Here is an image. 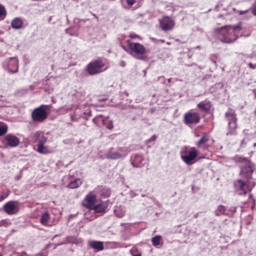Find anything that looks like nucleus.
<instances>
[{
    "label": "nucleus",
    "mask_w": 256,
    "mask_h": 256,
    "mask_svg": "<svg viewBox=\"0 0 256 256\" xmlns=\"http://www.w3.org/2000/svg\"><path fill=\"white\" fill-rule=\"evenodd\" d=\"M241 31L242 28L240 25L225 26L215 29L216 37L222 43H235V41L241 37Z\"/></svg>",
    "instance_id": "obj_1"
},
{
    "label": "nucleus",
    "mask_w": 256,
    "mask_h": 256,
    "mask_svg": "<svg viewBox=\"0 0 256 256\" xmlns=\"http://www.w3.org/2000/svg\"><path fill=\"white\" fill-rule=\"evenodd\" d=\"M126 43L128 45V49L131 51L132 57L139 61H147V56L145 55H147L148 50L143 44L131 42V40H127Z\"/></svg>",
    "instance_id": "obj_2"
},
{
    "label": "nucleus",
    "mask_w": 256,
    "mask_h": 256,
    "mask_svg": "<svg viewBox=\"0 0 256 256\" xmlns=\"http://www.w3.org/2000/svg\"><path fill=\"white\" fill-rule=\"evenodd\" d=\"M180 157L185 165H195L199 157V151L195 147L185 146L180 151Z\"/></svg>",
    "instance_id": "obj_3"
},
{
    "label": "nucleus",
    "mask_w": 256,
    "mask_h": 256,
    "mask_svg": "<svg viewBox=\"0 0 256 256\" xmlns=\"http://www.w3.org/2000/svg\"><path fill=\"white\" fill-rule=\"evenodd\" d=\"M51 111V105H40L35 108L31 113V119L35 123H43L49 117Z\"/></svg>",
    "instance_id": "obj_4"
},
{
    "label": "nucleus",
    "mask_w": 256,
    "mask_h": 256,
    "mask_svg": "<svg viewBox=\"0 0 256 256\" xmlns=\"http://www.w3.org/2000/svg\"><path fill=\"white\" fill-rule=\"evenodd\" d=\"M109 69V65L101 59L93 60L86 66V72L88 75H99Z\"/></svg>",
    "instance_id": "obj_5"
},
{
    "label": "nucleus",
    "mask_w": 256,
    "mask_h": 256,
    "mask_svg": "<svg viewBox=\"0 0 256 256\" xmlns=\"http://www.w3.org/2000/svg\"><path fill=\"white\" fill-rule=\"evenodd\" d=\"M33 143H38L37 145V151L41 155H47L49 151L47 150V147H45V144L47 143V137L43 135L42 132L37 131L31 136Z\"/></svg>",
    "instance_id": "obj_6"
},
{
    "label": "nucleus",
    "mask_w": 256,
    "mask_h": 256,
    "mask_svg": "<svg viewBox=\"0 0 256 256\" xmlns=\"http://www.w3.org/2000/svg\"><path fill=\"white\" fill-rule=\"evenodd\" d=\"M185 125H197L201 123V114L195 110H190L184 114Z\"/></svg>",
    "instance_id": "obj_7"
},
{
    "label": "nucleus",
    "mask_w": 256,
    "mask_h": 256,
    "mask_svg": "<svg viewBox=\"0 0 256 256\" xmlns=\"http://www.w3.org/2000/svg\"><path fill=\"white\" fill-rule=\"evenodd\" d=\"M250 180H247V182L239 179L234 182V187L236 191L240 192V195H247L248 193H251L253 191V186L249 184Z\"/></svg>",
    "instance_id": "obj_8"
},
{
    "label": "nucleus",
    "mask_w": 256,
    "mask_h": 256,
    "mask_svg": "<svg viewBox=\"0 0 256 256\" xmlns=\"http://www.w3.org/2000/svg\"><path fill=\"white\" fill-rule=\"evenodd\" d=\"M21 209V203L19 201H8L3 205V211L7 215H17Z\"/></svg>",
    "instance_id": "obj_9"
},
{
    "label": "nucleus",
    "mask_w": 256,
    "mask_h": 256,
    "mask_svg": "<svg viewBox=\"0 0 256 256\" xmlns=\"http://www.w3.org/2000/svg\"><path fill=\"white\" fill-rule=\"evenodd\" d=\"M97 205V194L94 192H89L82 201V207L88 209V211H93L94 207Z\"/></svg>",
    "instance_id": "obj_10"
},
{
    "label": "nucleus",
    "mask_w": 256,
    "mask_h": 256,
    "mask_svg": "<svg viewBox=\"0 0 256 256\" xmlns=\"http://www.w3.org/2000/svg\"><path fill=\"white\" fill-rule=\"evenodd\" d=\"M240 175H242V177H245L246 181H250V179H252L253 177V162L248 161L246 162V164H242L240 166Z\"/></svg>",
    "instance_id": "obj_11"
},
{
    "label": "nucleus",
    "mask_w": 256,
    "mask_h": 256,
    "mask_svg": "<svg viewBox=\"0 0 256 256\" xmlns=\"http://www.w3.org/2000/svg\"><path fill=\"white\" fill-rule=\"evenodd\" d=\"M159 23L162 31H172L175 28V20L170 16H163Z\"/></svg>",
    "instance_id": "obj_12"
},
{
    "label": "nucleus",
    "mask_w": 256,
    "mask_h": 256,
    "mask_svg": "<svg viewBox=\"0 0 256 256\" xmlns=\"http://www.w3.org/2000/svg\"><path fill=\"white\" fill-rule=\"evenodd\" d=\"M9 73H17L19 71V59L16 57L9 58L7 61Z\"/></svg>",
    "instance_id": "obj_13"
},
{
    "label": "nucleus",
    "mask_w": 256,
    "mask_h": 256,
    "mask_svg": "<svg viewBox=\"0 0 256 256\" xmlns=\"http://www.w3.org/2000/svg\"><path fill=\"white\" fill-rule=\"evenodd\" d=\"M207 143H209V134L204 133L202 134V137L196 142V146L198 149L207 150L209 149V145H207Z\"/></svg>",
    "instance_id": "obj_14"
},
{
    "label": "nucleus",
    "mask_w": 256,
    "mask_h": 256,
    "mask_svg": "<svg viewBox=\"0 0 256 256\" xmlns=\"http://www.w3.org/2000/svg\"><path fill=\"white\" fill-rule=\"evenodd\" d=\"M5 141L8 147H17L19 146V143H21V140H19V137L11 134L6 135Z\"/></svg>",
    "instance_id": "obj_15"
},
{
    "label": "nucleus",
    "mask_w": 256,
    "mask_h": 256,
    "mask_svg": "<svg viewBox=\"0 0 256 256\" xmlns=\"http://www.w3.org/2000/svg\"><path fill=\"white\" fill-rule=\"evenodd\" d=\"M130 161L133 167H143V156L140 154L132 155Z\"/></svg>",
    "instance_id": "obj_16"
},
{
    "label": "nucleus",
    "mask_w": 256,
    "mask_h": 256,
    "mask_svg": "<svg viewBox=\"0 0 256 256\" xmlns=\"http://www.w3.org/2000/svg\"><path fill=\"white\" fill-rule=\"evenodd\" d=\"M107 207H109V204H107V202H101L99 204H96L92 211H94V213H101L102 215H105V213H107Z\"/></svg>",
    "instance_id": "obj_17"
},
{
    "label": "nucleus",
    "mask_w": 256,
    "mask_h": 256,
    "mask_svg": "<svg viewBox=\"0 0 256 256\" xmlns=\"http://www.w3.org/2000/svg\"><path fill=\"white\" fill-rule=\"evenodd\" d=\"M211 101L205 100L201 101L197 104V108L200 109V111H204V113H209L211 111Z\"/></svg>",
    "instance_id": "obj_18"
},
{
    "label": "nucleus",
    "mask_w": 256,
    "mask_h": 256,
    "mask_svg": "<svg viewBox=\"0 0 256 256\" xmlns=\"http://www.w3.org/2000/svg\"><path fill=\"white\" fill-rule=\"evenodd\" d=\"M83 185V180L80 178L72 180L68 183L67 188L68 189H79Z\"/></svg>",
    "instance_id": "obj_19"
},
{
    "label": "nucleus",
    "mask_w": 256,
    "mask_h": 256,
    "mask_svg": "<svg viewBox=\"0 0 256 256\" xmlns=\"http://www.w3.org/2000/svg\"><path fill=\"white\" fill-rule=\"evenodd\" d=\"M49 221H51V215L49 212H44L40 218L41 225H43V227H49Z\"/></svg>",
    "instance_id": "obj_20"
},
{
    "label": "nucleus",
    "mask_w": 256,
    "mask_h": 256,
    "mask_svg": "<svg viewBox=\"0 0 256 256\" xmlns=\"http://www.w3.org/2000/svg\"><path fill=\"white\" fill-rule=\"evenodd\" d=\"M89 245L91 249H94L95 251H103L105 249V246L101 241H91Z\"/></svg>",
    "instance_id": "obj_21"
},
{
    "label": "nucleus",
    "mask_w": 256,
    "mask_h": 256,
    "mask_svg": "<svg viewBox=\"0 0 256 256\" xmlns=\"http://www.w3.org/2000/svg\"><path fill=\"white\" fill-rule=\"evenodd\" d=\"M121 157H123V155L119 152L113 151V149H110V151L106 153V159L117 160L121 159Z\"/></svg>",
    "instance_id": "obj_22"
},
{
    "label": "nucleus",
    "mask_w": 256,
    "mask_h": 256,
    "mask_svg": "<svg viewBox=\"0 0 256 256\" xmlns=\"http://www.w3.org/2000/svg\"><path fill=\"white\" fill-rule=\"evenodd\" d=\"M12 29H23V19L14 18L11 22Z\"/></svg>",
    "instance_id": "obj_23"
},
{
    "label": "nucleus",
    "mask_w": 256,
    "mask_h": 256,
    "mask_svg": "<svg viewBox=\"0 0 256 256\" xmlns=\"http://www.w3.org/2000/svg\"><path fill=\"white\" fill-rule=\"evenodd\" d=\"M229 133L230 135H235L237 130V119L228 121Z\"/></svg>",
    "instance_id": "obj_24"
},
{
    "label": "nucleus",
    "mask_w": 256,
    "mask_h": 256,
    "mask_svg": "<svg viewBox=\"0 0 256 256\" xmlns=\"http://www.w3.org/2000/svg\"><path fill=\"white\" fill-rule=\"evenodd\" d=\"M101 197H111V189L100 186L99 188Z\"/></svg>",
    "instance_id": "obj_25"
},
{
    "label": "nucleus",
    "mask_w": 256,
    "mask_h": 256,
    "mask_svg": "<svg viewBox=\"0 0 256 256\" xmlns=\"http://www.w3.org/2000/svg\"><path fill=\"white\" fill-rule=\"evenodd\" d=\"M225 117L228 121H234L237 119V114L235 113V110H229L225 113Z\"/></svg>",
    "instance_id": "obj_26"
},
{
    "label": "nucleus",
    "mask_w": 256,
    "mask_h": 256,
    "mask_svg": "<svg viewBox=\"0 0 256 256\" xmlns=\"http://www.w3.org/2000/svg\"><path fill=\"white\" fill-rule=\"evenodd\" d=\"M163 240V237L160 235H156L151 239L153 247H159L161 245V241Z\"/></svg>",
    "instance_id": "obj_27"
},
{
    "label": "nucleus",
    "mask_w": 256,
    "mask_h": 256,
    "mask_svg": "<svg viewBox=\"0 0 256 256\" xmlns=\"http://www.w3.org/2000/svg\"><path fill=\"white\" fill-rule=\"evenodd\" d=\"M234 161H235L236 163H243V165H245V164L248 163V161H251V160H249V158H245V157H241V156H236V157L234 158Z\"/></svg>",
    "instance_id": "obj_28"
},
{
    "label": "nucleus",
    "mask_w": 256,
    "mask_h": 256,
    "mask_svg": "<svg viewBox=\"0 0 256 256\" xmlns=\"http://www.w3.org/2000/svg\"><path fill=\"white\" fill-rule=\"evenodd\" d=\"M114 213L118 219H123V217H125V210H123V208L116 209Z\"/></svg>",
    "instance_id": "obj_29"
},
{
    "label": "nucleus",
    "mask_w": 256,
    "mask_h": 256,
    "mask_svg": "<svg viewBox=\"0 0 256 256\" xmlns=\"http://www.w3.org/2000/svg\"><path fill=\"white\" fill-rule=\"evenodd\" d=\"M7 17V10L5 9V6L0 4V21H3Z\"/></svg>",
    "instance_id": "obj_30"
},
{
    "label": "nucleus",
    "mask_w": 256,
    "mask_h": 256,
    "mask_svg": "<svg viewBox=\"0 0 256 256\" xmlns=\"http://www.w3.org/2000/svg\"><path fill=\"white\" fill-rule=\"evenodd\" d=\"M7 125L5 124H0V137L5 135V133H7Z\"/></svg>",
    "instance_id": "obj_31"
},
{
    "label": "nucleus",
    "mask_w": 256,
    "mask_h": 256,
    "mask_svg": "<svg viewBox=\"0 0 256 256\" xmlns=\"http://www.w3.org/2000/svg\"><path fill=\"white\" fill-rule=\"evenodd\" d=\"M130 253L132 256H141V252H139V250L137 248H132L130 250Z\"/></svg>",
    "instance_id": "obj_32"
},
{
    "label": "nucleus",
    "mask_w": 256,
    "mask_h": 256,
    "mask_svg": "<svg viewBox=\"0 0 256 256\" xmlns=\"http://www.w3.org/2000/svg\"><path fill=\"white\" fill-rule=\"evenodd\" d=\"M9 195H10L9 190H7L6 192H3L2 195L0 196V201H5V199H7Z\"/></svg>",
    "instance_id": "obj_33"
},
{
    "label": "nucleus",
    "mask_w": 256,
    "mask_h": 256,
    "mask_svg": "<svg viewBox=\"0 0 256 256\" xmlns=\"http://www.w3.org/2000/svg\"><path fill=\"white\" fill-rule=\"evenodd\" d=\"M125 1L129 7H133V5L137 3V0H125Z\"/></svg>",
    "instance_id": "obj_34"
},
{
    "label": "nucleus",
    "mask_w": 256,
    "mask_h": 256,
    "mask_svg": "<svg viewBox=\"0 0 256 256\" xmlns=\"http://www.w3.org/2000/svg\"><path fill=\"white\" fill-rule=\"evenodd\" d=\"M129 37H130V39H141V37L139 35L135 34V33H131L129 35Z\"/></svg>",
    "instance_id": "obj_35"
},
{
    "label": "nucleus",
    "mask_w": 256,
    "mask_h": 256,
    "mask_svg": "<svg viewBox=\"0 0 256 256\" xmlns=\"http://www.w3.org/2000/svg\"><path fill=\"white\" fill-rule=\"evenodd\" d=\"M251 11H252V15L256 17V0H255V6L251 8Z\"/></svg>",
    "instance_id": "obj_36"
},
{
    "label": "nucleus",
    "mask_w": 256,
    "mask_h": 256,
    "mask_svg": "<svg viewBox=\"0 0 256 256\" xmlns=\"http://www.w3.org/2000/svg\"><path fill=\"white\" fill-rule=\"evenodd\" d=\"M248 67L249 69H256V64H253V63H248Z\"/></svg>",
    "instance_id": "obj_37"
},
{
    "label": "nucleus",
    "mask_w": 256,
    "mask_h": 256,
    "mask_svg": "<svg viewBox=\"0 0 256 256\" xmlns=\"http://www.w3.org/2000/svg\"><path fill=\"white\" fill-rule=\"evenodd\" d=\"M107 129H113V122H110L108 125H107Z\"/></svg>",
    "instance_id": "obj_38"
},
{
    "label": "nucleus",
    "mask_w": 256,
    "mask_h": 256,
    "mask_svg": "<svg viewBox=\"0 0 256 256\" xmlns=\"http://www.w3.org/2000/svg\"><path fill=\"white\" fill-rule=\"evenodd\" d=\"M98 119H103V115H98L94 118V121H97Z\"/></svg>",
    "instance_id": "obj_39"
},
{
    "label": "nucleus",
    "mask_w": 256,
    "mask_h": 256,
    "mask_svg": "<svg viewBox=\"0 0 256 256\" xmlns=\"http://www.w3.org/2000/svg\"><path fill=\"white\" fill-rule=\"evenodd\" d=\"M219 211H221V212H224L225 211V207H223V206H219Z\"/></svg>",
    "instance_id": "obj_40"
},
{
    "label": "nucleus",
    "mask_w": 256,
    "mask_h": 256,
    "mask_svg": "<svg viewBox=\"0 0 256 256\" xmlns=\"http://www.w3.org/2000/svg\"><path fill=\"white\" fill-rule=\"evenodd\" d=\"M156 139H157V136L153 135V136L151 137L150 141H156Z\"/></svg>",
    "instance_id": "obj_41"
},
{
    "label": "nucleus",
    "mask_w": 256,
    "mask_h": 256,
    "mask_svg": "<svg viewBox=\"0 0 256 256\" xmlns=\"http://www.w3.org/2000/svg\"><path fill=\"white\" fill-rule=\"evenodd\" d=\"M249 199H252L253 203H255V198H253V194L249 195Z\"/></svg>",
    "instance_id": "obj_42"
},
{
    "label": "nucleus",
    "mask_w": 256,
    "mask_h": 256,
    "mask_svg": "<svg viewBox=\"0 0 256 256\" xmlns=\"http://www.w3.org/2000/svg\"><path fill=\"white\" fill-rule=\"evenodd\" d=\"M245 13H247V11H241L240 15H245Z\"/></svg>",
    "instance_id": "obj_43"
},
{
    "label": "nucleus",
    "mask_w": 256,
    "mask_h": 256,
    "mask_svg": "<svg viewBox=\"0 0 256 256\" xmlns=\"http://www.w3.org/2000/svg\"><path fill=\"white\" fill-rule=\"evenodd\" d=\"M160 43H165V40H160Z\"/></svg>",
    "instance_id": "obj_44"
},
{
    "label": "nucleus",
    "mask_w": 256,
    "mask_h": 256,
    "mask_svg": "<svg viewBox=\"0 0 256 256\" xmlns=\"http://www.w3.org/2000/svg\"><path fill=\"white\" fill-rule=\"evenodd\" d=\"M167 45H171V43H170V42H168V43H167Z\"/></svg>",
    "instance_id": "obj_45"
},
{
    "label": "nucleus",
    "mask_w": 256,
    "mask_h": 256,
    "mask_svg": "<svg viewBox=\"0 0 256 256\" xmlns=\"http://www.w3.org/2000/svg\"><path fill=\"white\" fill-rule=\"evenodd\" d=\"M110 1H115V0H110Z\"/></svg>",
    "instance_id": "obj_46"
}]
</instances>
